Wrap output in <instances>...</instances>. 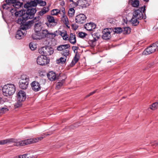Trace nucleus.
<instances>
[{
  "label": "nucleus",
  "mask_w": 158,
  "mask_h": 158,
  "mask_svg": "<svg viewBox=\"0 0 158 158\" xmlns=\"http://www.w3.org/2000/svg\"><path fill=\"white\" fill-rule=\"evenodd\" d=\"M86 35V34L83 32H80L78 33V35L81 38H83Z\"/></svg>",
  "instance_id": "49"
},
{
  "label": "nucleus",
  "mask_w": 158,
  "mask_h": 158,
  "mask_svg": "<svg viewBox=\"0 0 158 158\" xmlns=\"http://www.w3.org/2000/svg\"><path fill=\"white\" fill-rule=\"evenodd\" d=\"M59 10L60 11L59 13L63 14V15H65V10L64 8L62 7Z\"/></svg>",
  "instance_id": "52"
},
{
  "label": "nucleus",
  "mask_w": 158,
  "mask_h": 158,
  "mask_svg": "<svg viewBox=\"0 0 158 158\" xmlns=\"http://www.w3.org/2000/svg\"><path fill=\"white\" fill-rule=\"evenodd\" d=\"M71 26L73 29L75 30H77L78 27V26L74 24H72L71 25Z\"/></svg>",
  "instance_id": "53"
},
{
  "label": "nucleus",
  "mask_w": 158,
  "mask_h": 158,
  "mask_svg": "<svg viewBox=\"0 0 158 158\" xmlns=\"http://www.w3.org/2000/svg\"><path fill=\"white\" fill-rule=\"evenodd\" d=\"M69 16L70 17L73 16L75 13V10L73 8H70L68 11Z\"/></svg>",
  "instance_id": "38"
},
{
  "label": "nucleus",
  "mask_w": 158,
  "mask_h": 158,
  "mask_svg": "<svg viewBox=\"0 0 158 158\" xmlns=\"http://www.w3.org/2000/svg\"><path fill=\"white\" fill-rule=\"evenodd\" d=\"M36 11L35 8H33L27 9L26 13L25 11H23L22 13L25 17H27L26 18L28 19L33 18Z\"/></svg>",
  "instance_id": "6"
},
{
  "label": "nucleus",
  "mask_w": 158,
  "mask_h": 158,
  "mask_svg": "<svg viewBox=\"0 0 158 158\" xmlns=\"http://www.w3.org/2000/svg\"><path fill=\"white\" fill-rule=\"evenodd\" d=\"M29 47L31 49H35L37 48V45L35 43L31 42L30 43Z\"/></svg>",
  "instance_id": "37"
},
{
  "label": "nucleus",
  "mask_w": 158,
  "mask_h": 158,
  "mask_svg": "<svg viewBox=\"0 0 158 158\" xmlns=\"http://www.w3.org/2000/svg\"><path fill=\"white\" fill-rule=\"evenodd\" d=\"M45 13H46L44 12V11H43L41 10L38 13V16L35 17L34 19H35V21L36 20L39 21L40 19V16H42Z\"/></svg>",
  "instance_id": "33"
},
{
  "label": "nucleus",
  "mask_w": 158,
  "mask_h": 158,
  "mask_svg": "<svg viewBox=\"0 0 158 158\" xmlns=\"http://www.w3.org/2000/svg\"><path fill=\"white\" fill-rule=\"evenodd\" d=\"M3 94L6 96L12 95L15 91V85L12 84H8L4 86L2 89Z\"/></svg>",
  "instance_id": "2"
},
{
  "label": "nucleus",
  "mask_w": 158,
  "mask_h": 158,
  "mask_svg": "<svg viewBox=\"0 0 158 158\" xmlns=\"http://www.w3.org/2000/svg\"><path fill=\"white\" fill-rule=\"evenodd\" d=\"M158 107V102H156L153 103L150 106V108L151 109L154 110L156 109Z\"/></svg>",
  "instance_id": "39"
},
{
  "label": "nucleus",
  "mask_w": 158,
  "mask_h": 158,
  "mask_svg": "<svg viewBox=\"0 0 158 158\" xmlns=\"http://www.w3.org/2000/svg\"><path fill=\"white\" fill-rule=\"evenodd\" d=\"M123 34H129L131 32V29L129 27L123 28L122 29Z\"/></svg>",
  "instance_id": "34"
},
{
  "label": "nucleus",
  "mask_w": 158,
  "mask_h": 158,
  "mask_svg": "<svg viewBox=\"0 0 158 158\" xmlns=\"http://www.w3.org/2000/svg\"><path fill=\"white\" fill-rule=\"evenodd\" d=\"M86 17L83 14H80L75 17V20L76 22L78 24H83L85 21Z\"/></svg>",
  "instance_id": "8"
},
{
  "label": "nucleus",
  "mask_w": 158,
  "mask_h": 158,
  "mask_svg": "<svg viewBox=\"0 0 158 158\" xmlns=\"http://www.w3.org/2000/svg\"><path fill=\"white\" fill-rule=\"evenodd\" d=\"M19 84L20 88L23 89H25L28 87L29 82H26L25 83H19Z\"/></svg>",
  "instance_id": "25"
},
{
  "label": "nucleus",
  "mask_w": 158,
  "mask_h": 158,
  "mask_svg": "<svg viewBox=\"0 0 158 158\" xmlns=\"http://www.w3.org/2000/svg\"><path fill=\"white\" fill-rule=\"evenodd\" d=\"M22 155V158H32L29 154H24Z\"/></svg>",
  "instance_id": "51"
},
{
  "label": "nucleus",
  "mask_w": 158,
  "mask_h": 158,
  "mask_svg": "<svg viewBox=\"0 0 158 158\" xmlns=\"http://www.w3.org/2000/svg\"><path fill=\"white\" fill-rule=\"evenodd\" d=\"M49 6H44V7L41 10H43L44 12H45V13H47V12H48L49 10Z\"/></svg>",
  "instance_id": "46"
},
{
  "label": "nucleus",
  "mask_w": 158,
  "mask_h": 158,
  "mask_svg": "<svg viewBox=\"0 0 158 158\" xmlns=\"http://www.w3.org/2000/svg\"><path fill=\"white\" fill-rule=\"evenodd\" d=\"M6 4H4L2 6L4 9L5 8V6L7 5H10L11 4L15 9L21 7L22 5V3L20 2L19 0H6Z\"/></svg>",
  "instance_id": "3"
},
{
  "label": "nucleus",
  "mask_w": 158,
  "mask_h": 158,
  "mask_svg": "<svg viewBox=\"0 0 158 158\" xmlns=\"http://www.w3.org/2000/svg\"><path fill=\"white\" fill-rule=\"evenodd\" d=\"M95 42L96 41H94V40H89V42L90 46L93 47L95 45Z\"/></svg>",
  "instance_id": "45"
},
{
  "label": "nucleus",
  "mask_w": 158,
  "mask_h": 158,
  "mask_svg": "<svg viewBox=\"0 0 158 158\" xmlns=\"http://www.w3.org/2000/svg\"><path fill=\"white\" fill-rule=\"evenodd\" d=\"M96 27L95 24L93 23H86L84 26L85 28L87 31H91L94 29Z\"/></svg>",
  "instance_id": "15"
},
{
  "label": "nucleus",
  "mask_w": 158,
  "mask_h": 158,
  "mask_svg": "<svg viewBox=\"0 0 158 158\" xmlns=\"http://www.w3.org/2000/svg\"><path fill=\"white\" fill-rule=\"evenodd\" d=\"M144 1L148 2L149 1V0H143Z\"/></svg>",
  "instance_id": "62"
},
{
  "label": "nucleus",
  "mask_w": 158,
  "mask_h": 158,
  "mask_svg": "<svg viewBox=\"0 0 158 158\" xmlns=\"http://www.w3.org/2000/svg\"><path fill=\"white\" fill-rule=\"evenodd\" d=\"M70 45L69 44H64L60 45L57 47L56 49H66L69 48Z\"/></svg>",
  "instance_id": "29"
},
{
  "label": "nucleus",
  "mask_w": 158,
  "mask_h": 158,
  "mask_svg": "<svg viewBox=\"0 0 158 158\" xmlns=\"http://www.w3.org/2000/svg\"><path fill=\"white\" fill-rule=\"evenodd\" d=\"M64 80H62L61 82H58L56 84V88L58 89H60L63 86Z\"/></svg>",
  "instance_id": "35"
},
{
  "label": "nucleus",
  "mask_w": 158,
  "mask_h": 158,
  "mask_svg": "<svg viewBox=\"0 0 158 158\" xmlns=\"http://www.w3.org/2000/svg\"><path fill=\"white\" fill-rule=\"evenodd\" d=\"M17 97L18 100L20 102H24L26 98L25 93L22 90H20L18 92Z\"/></svg>",
  "instance_id": "10"
},
{
  "label": "nucleus",
  "mask_w": 158,
  "mask_h": 158,
  "mask_svg": "<svg viewBox=\"0 0 158 158\" xmlns=\"http://www.w3.org/2000/svg\"><path fill=\"white\" fill-rule=\"evenodd\" d=\"M60 34L63 37L64 40H66L68 39V37L66 31H64L62 32L61 31H60Z\"/></svg>",
  "instance_id": "28"
},
{
  "label": "nucleus",
  "mask_w": 158,
  "mask_h": 158,
  "mask_svg": "<svg viewBox=\"0 0 158 158\" xmlns=\"http://www.w3.org/2000/svg\"><path fill=\"white\" fill-rule=\"evenodd\" d=\"M31 85L32 89L35 92L39 91L41 89L40 84L36 81H33L31 83Z\"/></svg>",
  "instance_id": "11"
},
{
  "label": "nucleus",
  "mask_w": 158,
  "mask_h": 158,
  "mask_svg": "<svg viewBox=\"0 0 158 158\" xmlns=\"http://www.w3.org/2000/svg\"><path fill=\"white\" fill-rule=\"evenodd\" d=\"M72 49H78V47L77 46H73L72 48Z\"/></svg>",
  "instance_id": "61"
},
{
  "label": "nucleus",
  "mask_w": 158,
  "mask_h": 158,
  "mask_svg": "<svg viewBox=\"0 0 158 158\" xmlns=\"http://www.w3.org/2000/svg\"><path fill=\"white\" fill-rule=\"evenodd\" d=\"M49 134L44 135L35 138L30 139L21 141H18L17 139L13 138L8 139L0 141V144L3 145L6 143H13L15 146H24L31 144L33 143L41 140L44 138L46 135Z\"/></svg>",
  "instance_id": "1"
},
{
  "label": "nucleus",
  "mask_w": 158,
  "mask_h": 158,
  "mask_svg": "<svg viewBox=\"0 0 158 158\" xmlns=\"http://www.w3.org/2000/svg\"><path fill=\"white\" fill-rule=\"evenodd\" d=\"M145 10V6H144L139 9L135 10L133 12V16L136 19H141L143 18V13Z\"/></svg>",
  "instance_id": "4"
},
{
  "label": "nucleus",
  "mask_w": 158,
  "mask_h": 158,
  "mask_svg": "<svg viewBox=\"0 0 158 158\" xmlns=\"http://www.w3.org/2000/svg\"><path fill=\"white\" fill-rule=\"evenodd\" d=\"M93 37L94 40V41L97 40L99 38L100 35L98 34L97 33H94L92 35Z\"/></svg>",
  "instance_id": "43"
},
{
  "label": "nucleus",
  "mask_w": 158,
  "mask_h": 158,
  "mask_svg": "<svg viewBox=\"0 0 158 158\" xmlns=\"http://www.w3.org/2000/svg\"><path fill=\"white\" fill-rule=\"evenodd\" d=\"M96 90H95L93 92H92L90 93L89 94H88L87 95V97H88L90 96V95L93 94H94L96 92Z\"/></svg>",
  "instance_id": "58"
},
{
  "label": "nucleus",
  "mask_w": 158,
  "mask_h": 158,
  "mask_svg": "<svg viewBox=\"0 0 158 158\" xmlns=\"http://www.w3.org/2000/svg\"><path fill=\"white\" fill-rule=\"evenodd\" d=\"M36 21L35 19H34L33 20L28 21L25 23H23L20 26V29L23 31L30 28L31 26V24L33 23L36 22Z\"/></svg>",
  "instance_id": "9"
},
{
  "label": "nucleus",
  "mask_w": 158,
  "mask_h": 158,
  "mask_svg": "<svg viewBox=\"0 0 158 158\" xmlns=\"http://www.w3.org/2000/svg\"><path fill=\"white\" fill-rule=\"evenodd\" d=\"M6 7L5 8H8V10H10V12L11 14L12 15H15V12L16 10V9L14 8H10L8 6H7V7H6V6H5Z\"/></svg>",
  "instance_id": "40"
},
{
  "label": "nucleus",
  "mask_w": 158,
  "mask_h": 158,
  "mask_svg": "<svg viewBox=\"0 0 158 158\" xmlns=\"http://www.w3.org/2000/svg\"><path fill=\"white\" fill-rule=\"evenodd\" d=\"M25 34V31H23L21 29L19 30L16 32L15 38L17 39H20L22 38Z\"/></svg>",
  "instance_id": "19"
},
{
  "label": "nucleus",
  "mask_w": 158,
  "mask_h": 158,
  "mask_svg": "<svg viewBox=\"0 0 158 158\" xmlns=\"http://www.w3.org/2000/svg\"><path fill=\"white\" fill-rule=\"evenodd\" d=\"M131 5L134 7H138L139 5V0H131Z\"/></svg>",
  "instance_id": "27"
},
{
  "label": "nucleus",
  "mask_w": 158,
  "mask_h": 158,
  "mask_svg": "<svg viewBox=\"0 0 158 158\" xmlns=\"http://www.w3.org/2000/svg\"><path fill=\"white\" fill-rule=\"evenodd\" d=\"M63 20L64 23L66 25L69 24V22L68 19L66 15H64L62 16Z\"/></svg>",
  "instance_id": "41"
},
{
  "label": "nucleus",
  "mask_w": 158,
  "mask_h": 158,
  "mask_svg": "<svg viewBox=\"0 0 158 158\" xmlns=\"http://www.w3.org/2000/svg\"><path fill=\"white\" fill-rule=\"evenodd\" d=\"M109 22L111 24H114L115 23V20L113 19H111L109 20Z\"/></svg>",
  "instance_id": "54"
},
{
  "label": "nucleus",
  "mask_w": 158,
  "mask_h": 158,
  "mask_svg": "<svg viewBox=\"0 0 158 158\" xmlns=\"http://www.w3.org/2000/svg\"><path fill=\"white\" fill-rule=\"evenodd\" d=\"M42 38L48 37L49 35H54V37L56 35L54 33H49L48 31L47 30H43L42 31Z\"/></svg>",
  "instance_id": "22"
},
{
  "label": "nucleus",
  "mask_w": 158,
  "mask_h": 158,
  "mask_svg": "<svg viewBox=\"0 0 158 158\" xmlns=\"http://www.w3.org/2000/svg\"><path fill=\"white\" fill-rule=\"evenodd\" d=\"M137 19L136 18L132 16L131 20V22L133 26H136L139 24V22Z\"/></svg>",
  "instance_id": "26"
},
{
  "label": "nucleus",
  "mask_w": 158,
  "mask_h": 158,
  "mask_svg": "<svg viewBox=\"0 0 158 158\" xmlns=\"http://www.w3.org/2000/svg\"><path fill=\"white\" fill-rule=\"evenodd\" d=\"M102 38L105 40H108L111 37L110 32L108 28L104 29L102 31Z\"/></svg>",
  "instance_id": "13"
},
{
  "label": "nucleus",
  "mask_w": 158,
  "mask_h": 158,
  "mask_svg": "<svg viewBox=\"0 0 158 158\" xmlns=\"http://www.w3.org/2000/svg\"><path fill=\"white\" fill-rule=\"evenodd\" d=\"M45 48V49H50L52 48L51 47L48 46H42L41 47V48L43 49Z\"/></svg>",
  "instance_id": "57"
},
{
  "label": "nucleus",
  "mask_w": 158,
  "mask_h": 158,
  "mask_svg": "<svg viewBox=\"0 0 158 158\" xmlns=\"http://www.w3.org/2000/svg\"><path fill=\"white\" fill-rule=\"evenodd\" d=\"M156 50H144L142 52V55H148L155 52Z\"/></svg>",
  "instance_id": "30"
},
{
  "label": "nucleus",
  "mask_w": 158,
  "mask_h": 158,
  "mask_svg": "<svg viewBox=\"0 0 158 158\" xmlns=\"http://www.w3.org/2000/svg\"><path fill=\"white\" fill-rule=\"evenodd\" d=\"M148 67H151V65H150V64H149V65H148Z\"/></svg>",
  "instance_id": "64"
},
{
  "label": "nucleus",
  "mask_w": 158,
  "mask_h": 158,
  "mask_svg": "<svg viewBox=\"0 0 158 158\" xmlns=\"http://www.w3.org/2000/svg\"><path fill=\"white\" fill-rule=\"evenodd\" d=\"M113 31L114 33L117 34H120L122 32V28L121 27H116L113 29Z\"/></svg>",
  "instance_id": "36"
},
{
  "label": "nucleus",
  "mask_w": 158,
  "mask_h": 158,
  "mask_svg": "<svg viewBox=\"0 0 158 158\" xmlns=\"http://www.w3.org/2000/svg\"><path fill=\"white\" fill-rule=\"evenodd\" d=\"M36 61L38 64L44 66L48 64L50 60L46 56H44L42 55L38 57Z\"/></svg>",
  "instance_id": "5"
},
{
  "label": "nucleus",
  "mask_w": 158,
  "mask_h": 158,
  "mask_svg": "<svg viewBox=\"0 0 158 158\" xmlns=\"http://www.w3.org/2000/svg\"><path fill=\"white\" fill-rule=\"evenodd\" d=\"M60 11L58 9H53L51 11V14L53 15H56L58 13H59Z\"/></svg>",
  "instance_id": "42"
},
{
  "label": "nucleus",
  "mask_w": 158,
  "mask_h": 158,
  "mask_svg": "<svg viewBox=\"0 0 158 158\" xmlns=\"http://www.w3.org/2000/svg\"><path fill=\"white\" fill-rule=\"evenodd\" d=\"M21 12V11H16L15 12V15L16 17H17V16H20V15H21V14L20 13Z\"/></svg>",
  "instance_id": "55"
},
{
  "label": "nucleus",
  "mask_w": 158,
  "mask_h": 158,
  "mask_svg": "<svg viewBox=\"0 0 158 158\" xmlns=\"http://www.w3.org/2000/svg\"><path fill=\"white\" fill-rule=\"evenodd\" d=\"M20 102L18 100V101L15 104V108H18L19 107L21 106L22 105V102Z\"/></svg>",
  "instance_id": "47"
},
{
  "label": "nucleus",
  "mask_w": 158,
  "mask_h": 158,
  "mask_svg": "<svg viewBox=\"0 0 158 158\" xmlns=\"http://www.w3.org/2000/svg\"><path fill=\"white\" fill-rule=\"evenodd\" d=\"M1 112L2 113H5L8 110V109L6 108L2 107L0 108Z\"/></svg>",
  "instance_id": "50"
},
{
  "label": "nucleus",
  "mask_w": 158,
  "mask_h": 158,
  "mask_svg": "<svg viewBox=\"0 0 158 158\" xmlns=\"http://www.w3.org/2000/svg\"><path fill=\"white\" fill-rule=\"evenodd\" d=\"M69 1L70 2H73V0H69Z\"/></svg>",
  "instance_id": "63"
},
{
  "label": "nucleus",
  "mask_w": 158,
  "mask_h": 158,
  "mask_svg": "<svg viewBox=\"0 0 158 158\" xmlns=\"http://www.w3.org/2000/svg\"><path fill=\"white\" fill-rule=\"evenodd\" d=\"M22 155H20L15 156L14 157V158H22Z\"/></svg>",
  "instance_id": "59"
},
{
  "label": "nucleus",
  "mask_w": 158,
  "mask_h": 158,
  "mask_svg": "<svg viewBox=\"0 0 158 158\" xmlns=\"http://www.w3.org/2000/svg\"><path fill=\"white\" fill-rule=\"evenodd\" d=\"M67 59L65 57H61L56 60V63L58 64H64L66 62Z\"/></svg>",
  "instance_id": "24"
},
{
  "label": "nucleus",
  "mask_w": 158,
  "mask_h": 158,
  "mask_svg": "<svg viewBox=\"0 0 158 158\" xmlns=\"http://www.w3.org/2000/svg\"><path fill=\"white\" fill-rule=\"evenodd\" d=\"M42 24V23L40 21L35 23L34 25V30L36 33H37L39 32L40 33V32L43 27Z\"/></svg>",
  "instance_id": "17"
},
{
  "label": "nucleus",
  "mask_w": 158,
  "mask_h": 158,
  "mask_svg": "<svg viewBox=\"0 0 158 158\" xmlns=\"http://www.w3.org/2000/svg\"><path fill=\"white\" fill-rule=\"evenodd\" d=\"M90 4V0H78L77 2V5L80 8H86Z\"/></svg>",
  "instance_id": "7"
},
{
  "label": "nucleus",
  "mask_w": 158,
  "mask_h": 158,
  "mask_svg": "<svg viewBox=\"0 0 158 158\" xmlns=\"http://www.w3.org/2000/svg\"><path fill=\"white\" fill-rule=\"evenodd\" d=\"M29 81L28 77L26 75H23L20 77V80L19 83H25L26 82H29Z\"/></svg>",
  "instance_id": "20"
},
{
  "label": "nucleus",
  "mask_w": 158,
  "mask_h": 158,
  "mask_svg": "<svg viewBox=\"0 0 158 158\" xmlns=\"http://www.w3.org/2000/svg\"><path fill=\"white\" fill-rule=\"evenodd\" d=\"M26 18L27 17H26L22 13L21 15L19 16L16 20L17 23L18 24L22 25L27 20Z\"/></svg>",
  "instance_id": "14"
},
{
  "label": "nucleus",
  "mask_w": 158,
  "mask_h": 158,
  "mask_svg": "<svg viewBox=\"0 0 158 158\" xmlns=\"http://www.w3.org/2000/svg\"><path fill=\"white\" fill-rule=\"evenodd\" d=\"M39 52L44 56L50 55L54 52L53 50H38Z\"/></svg>",
  "instance_id": "16"
},
{
  "label": "nucleus",
  "mask_w": 158,
  "mask_h": 158,
  "mask_svg": "<svg viewBox=\"0 0 158 158\" xmlns=\"http://www.w3.org/2000/svg\"><path fill=\"white\" fill-rule=\"evenodd\" d=\"M24 7L25 8L29 9V8H33L32 7L30 2L27 3L24 5Z\"/></svg>",
  "instance_id": "44"
},
{
  "label": "nucleus",
  "mask_w": 158,
  "mask_h": 158,
  "mask_svg": "<svg viewBox=\"0 0 158 158\" xmlns=\"http://www.w3.org/2000/svg\"><path fill=\"white\" fill-rule=\"evenodd\" d=\"M70 42L74 44L76 42V38L74 34L71 33L70 35V37L69 39Z\"/></svg>",
  "instance_id": "21"
},
{
  "label": "nucleus",
  "mask_w": 158,
  "mask_h": 158,
  "mask_svg": "<svg viewBox=\"0 0 158 158\" xmlns=\"http://www.w3.org/2000/svg\"><path fill=\"white\" fill-rule=\"evenodd\" d=\"M47 76L48 79L51 81L55 80L56 77V73L53 71L49 72L47 74Z\"/></svg>",
  "instance_id": "18"
},
{
  "label": "nucleus",
  "mask_w": 158,
  "mask_h": 158,
  "mask_svg": "<svg viewBox=\"0 0 158 158\" xmlns=\"http://www.w3.org/2000/svg\"><path fill=\"white\" fill-rule=\"evenodd\" d=\"M63 51L61 52V54L63 57H65L66 58H67V56L69 54V50H62Z\"/></svg>",
  "instance_id": "31"
},
{
  "label": "nucleus",
  "mask_w": 158,
  "mask_h": 158,
  "mask_svg": "<svg viewBox=\"0 0 158 158\" xmlns=\"http://www.w3.org/2000/svg\"><path fill=\"white\" fill-rule=\"evenodd\" d=\"M152 145H158V143H157V142L155 141L154 142V143H152Z\"/></svg>",
  "instance_id": "60"
},
{
  "label": "nucleus",
  "mask_w": 158,
  "mask_h": 158,
  "mask_svg": "<svg viewBox=\"0 0 158 158\" xmlns=\"http://www.w3.org/2000/svg\"><path fill=\"white\" fill-rule=\"evenodd\" d=\"M40 4L41 6H45L46 4V3L45 1H41L40 2Z\"/></svg>",
  "instance_id": "56"
},
{
  "label": "nucleus",
  "mask_w": 158,
  "mask_h": 158,
  "mask_svg": "<svg viewBox=\"0 0 158 158\" xmlns=\"http://www.w3.org/2000/svg\"><path fill=\"white\" fill-rule=\"evenodd\" d=\"M150 48H152L151 49H158V42L150 45L145 49H148Z\"/></svg>",
  "instance_id": "23"
},
{
  "label": "nucleus",
  "mask_w": 158,
  "mask_h": 158,
  "mask_svg": "<svg viewBox=\"0 0 158 158\" xmlns=\"http://www.w3.org/2000/svg\"><path fill=\"white\" fill-rule=\"evenodd\" d=\"M73 51L74 52L76 53V54L71 62L69 64V66L71 67L73 66L77 62L80 58L79 55L77 53V50H73Z\"/></svg>",
  "instance_id": "12"
},
{
  "label": "nucleus",
  "mask_w": 158,
  "mask_h": 158,
  "mask_svg": "<svg viewBox=\"0 0 158 158\" xmlns=\"http://www.w3.org/2000/svg\"><path fill=\"white\" fill-rule=\"evenodd\" d=\"M47 19L49 23H55V20L53 17L48 15L47 16Z\"/></svg>",
  "instance_id": "32"
},
{
  "label": "nucleus",
  "mask_w": 158,
  "mask_h": 158,
  "mask_svg": "<svg viewBox=\"0 0 158 158\" xmlns=\"http://www.w3.org/2000/svg\"><path fill=\"white\" fill-rule=\"evenodd\" d=\"M31 4L32 7L35 8V7L37 5V3L35 1H31L30 2Z\"/></svg>",
  "instance_id": "48"
}]
</instances>
